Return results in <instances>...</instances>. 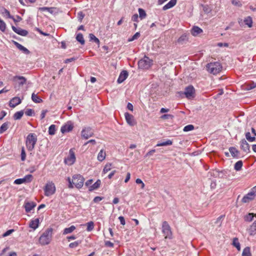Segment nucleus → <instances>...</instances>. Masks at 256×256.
<instances>
[{"label": "nucleus", "instance_id": "49", "mask_svg": "<svg viewBox=\"0 0 256 256\" xmlns=\"http://www.w3.org/2000/svg\"><path fill=\"white\" fill-rule=\"evenodd\" d=\"M52 9H53L52 8H48V7H41L38 8V10L40 11L44 12V11L46 10L51 14H52L53 12Z\"/></svg>", "mask_w": 256, "mask_h": 256}, {"label": "nucleus", "instance_id": "8", "mask_svg": "<svg viewBox=\"0 0 256 256\" xmlns=\"http://www.w3.org/2000/svg\"><path fill=\"white\" fill-rule=\"evenodd\" d=\"M94 134V130L90 126L84 127L81 132V136L82 138L88 140Z\"/></svg>", "mask_w": 256, "mask_h": 256}, {"label": "nucleus", "instance_id": "14", "mask_svg": "<svg viewBox=\"0 0 256 256\" xmlns=\"http://www.w3.org/2000/svg\"><path fill=\"white\" fill-rule=\"evenodd\" d=\"M256 194H254V192H250L248 194L245 195L242 198V202L244 203H247L250 202L254 199Z\"/></svg>", "mask_w": 256, "mask_h": 256}, {"label": "nucleus", "instance_id": "23", "mask_svg": "<svg viewBox=\"0 0 256 256\" xmlns=\"http://www.w3.org/2000/svg\"><path fill=\"white\" fill-rule=\"evenodd\" d=\"M36 206V204L33 202H27L25 203L24 208L26 212H29Z\"/></svg>", "mask_w": 256, "mask_h": 256}, {"label": "nucleus", "instance_id": "41", "mask_svg": "<svg viewBox=\"0 0 256 256\" xmlns=\"http://www.w3.org/2000/svg\"><path fill=\"white\" fill-rule=\"evenodd\" d=\"M138 12H139L140 18L141 20H142L146 17V12L144 11V10H143L142 8H138Z\"/></svg>", "mask_w": 256, "mask_h": 256}, {"label": "nucleus", "instance_id": "31", "mask_svg": "<svg viewBox=\"0 0 256 256\" xmlns=\"http://www.w3.org/2000/svg\"><path fill=\"white\" fill-rule=\"evenodd\" d=\"M76 40L78 42L82 45H84L85 44V40H84L83 35L81 33H78L76 34Z\"/></svg>", "mask_w": 256, "mask_h": 256}, {"label": "nucleus", "instance_id": "32", "mask_svg": "<svg viewBox=\"0 0 256 256\" xmlns=\"http://www.w3.org/2000/svg\"><path fill=\"white\" fill-rule=\"evenodd\" d=\"M232 244L234 246L236 247L238 251L240 250V244L238 242V238H233Z\"/></svg>", "mask_w": 256, "mask_h": 256}, {"label": "nucleus", "instance_id": "9", "mask_svg": "<svg viewBox=\"0 0 256 256\" xmlns=\"http://www.w3.org/2000/svg\"><path fill=\"white\" fill-rule=\"evenodd\" d=\"M184 94L187 98H192L194 97L195 89L192 86L190 85L184 88Z\"/></svg>", "mask_w": 256, "mask_h": 256}, {"label": "nucleus", "instance_id": "34", "mask_svg": "<svg viewBox=\"0 0 256 256\" xmlns=\"http://www.w3.org/2000/svg\"><path fill=\"white\" fill-rule=\"evenodd\" d=\"M172 144V142L170 140H168L165 142L158 143L156 145V146H171Z\"/></svg>", "mask_w": 256, "mask_h": 256}, {"label": "nucleus", "instance_id": "19", "mask_svg": "<svg viewBox=\"0 0 256 256\" xmlns=\"http://www.w3.org/2000/svg\"><path fill=\"white\" fill-rule=\"evenodd\" d=\"M22 100L19 97H14L10 102V106L14 108L20 104Z\"/></svg>", "mask_w": 256, "mask_h": 256}, {"label": "nucleus", "instance_id": "52", "mask_svg": "<svg viewBox=\"0 0 256 256\" xmlns=\"http://www.w3.org/2000/svg\"><path fill=\"white\" fill-rule=\"evenodd\" d=\"M140 36V33L139 32H136L131 38H129L128 42H132L134 40H137Z\"/></svg>", "mask_w": 256, "mask_h": 256}, {"label": "nucleus", "instance_id": "5", "mask_svg": "<svg viewBox=\"0 0 256 256\" xmlns=\"http://www.w3.org/2000/svg\"><path fill=\"white\" fill-rule=\"evenodd\" d=\"M44 190V195L46 196L52 195L56 190L55 185L52 182H48L46 184Z\"/></svg>", "mask_w": 256, "mask_h": 256}, {"label": "nucleus", "instance_id": "6", "mask_svg": "<svg viewBox=\"0 0 256 256\" xmlns=\"http://www.w3.org/2000/svg\"><path fill=\"white\" fill-rule=\"evenodd\" d=\"M162 232L165 238L171 239L172 238L171 228L166 221L162 222Z\"/></svg>", "mask_w": 256, "mask_h": 256}, {"label": "nucleus", "instance_id": "43", "mask_svg": "<svg viewBox=\"0 0 256 256\" xmlns=\"http://www.w3.org/2000/svg\"><path fill=\"white\" fill-rule=\"evenodd\" d=\"M89 38L90 41H94L97 44H100L99 40L92 34H89Z\"/></svg>", "mask_w": 256, "mask_h": 256}, {"label": "nucleus", "instance_id": "60", "mask_svg": "<svg viewBox=\"0 0 256 256\" xmlns=\"http://www.w3.org/2000/svg\"><path fill=\"white\" fill-rule=\"evenodd\" d=\"M104 198L103 197H101V196H96L94 200H93V202L95 203H98V202H100V201H101L102 199Z\"/></svg>", "mask_w": 256, "mask_h": 256}, {"label": "nucleus", "instance_id": "63", "mask_svg": "<svg viewBox=\"0 0 256 256\" xmlns=\"http://www.w3.org/2000/svg\"><path fill=\"white\" fill-rule=\"evenodd\" d=\"M172 115L169 114H164L161 116V118L162 119H168L170 118H172Z\"/></svg>", "mask_w": 256, "mask_h": 256}, {"label": "nucleus", "instance_id": "37", "mask_svg": "<svg viewBox=\"0 0 256 256\" xmlns=\"http://www.w3.org/2000/svg\"><path fill=\"white\" fill-rule=\"evenodd\" d=\"M246 25H247L249 28H251L252 25V18L250 16L246 18L244 20Z\"/></svg>", "mask_w": 256, "mask_h": 256}, {"label": "nucleus", "instance_id": "45", "mask_svg": "<svg viewBox=\"0 0 256 256\" xmlns=\"http://www.w3.org/2000/svg\"><path fill=\"white\" fill-rule=\"evenodd\" d=\"M246 140H248L250 142H252L255 141L256 140L255 136H251L250 132H247L246 133Z\"/></svg>", "mask_w": 256, "mask_h": 256}, {"label": "nucleus", "instance_id": "47", "mask_svg": "<svg viewBox=\"0 0 256 256\" xmlns=\"http://www.w3.org/2000/svg\"><path fill=\"white\" fill-rule=\"evenodd\" d=\"M81 243L80 240H77L73 242H71L69 244V247L70 248H73L77 247Z\"/></svg>", "mask_w": 256, "mask_h": 256}, {"label": "nucleus", "instance_id": "26", "mask_svg": "<svg viewBox=\"0 0 256 256\" xmlns=\"http://www.w3.org/2000/svg\"><path fill=\"white\" fill-rule=\"evenodd\" d=\"M248 232L250 236L256 234V220L252 224L248 229Z\"/></svg>", "mask_w": 256, "mask_h": 256}, {"label": "nucleus", "instance_id": "22", "mask_svg": "<svg viewBox=\"0 0 256 256\" xmlns=\"http://www.w3.org/2000/svg\"><path fill=\"white\" fill-rule=\"evenodd\" d=\"M40 224L39 218H36L34 220H32L29 224V226L33 228L34 230L38 227Z\"/></svg>", "mask_w": 256, "mask_h": 256}, {"label": "nucleus", "instance_id": "7", "mask_svg": "<svg viewBox=\"0 0 256 256\" xmlns=\"http://www.w3.org/2000/svg\"><path fill=\"white\" fill-rule=\"evenodd\" d=\"M84 178L80 174H75L72 176V183L78 188H80L84 185Z\"/></svg>", "mask_w": 256, "mask_h": 256}, {"label": "nucleus", "instance_id": "39", "mask_svg": "<svg viewBox=\"0 0 256 256\" xmlns=\"http://www.w3.org/2000/svg\"><path fill=\"white\" fill-rule=\"evenodd\" d=\"M242 256H252L250 247H246L242 251Z\"/></svg>", "mask_w": 256, "mask_h": 256}, {"label": "nucleus", "instance_id": "13", "mask_svg": "<svg viewBox=\"0 0 256 256\" xmlns=\"http://www.w3.org/2000/svg\"><path fill=\"white\" fill-rule=\"evenodd\" d=\"M74 128L71 122H68L61 127L60 131L62 134L71 131Z\"/></svg>", "mask_w": 256, "mask_h": 256}, {"label": "nucleus", "instance_id": "62", "mask_svg": "<svg viewBox=\"0 0 256 256\" xmlns=\"http://www.w3.org/2000/svg\"><path fill=\"white\" fill-rule=\"evenodd\" d=\"M104 244L105 246L108 247L113 248L114 246V244L110 241H106Z\"/></svg>", "mask_w": 256, "mask_h": 256}, {"label": "nucleus", "instance_id": "40", "mask_svg": "<svg viewBox=\"0 0 256 256\" xmlns=\"http://www.w3.org/2000/svg\"><path fill=\"white\" fill-rule=\"evenodd\" d=\"M242 165L243 162L242 160H239L234 164V168L236 170L239 171L242 169Z\"/></svg>", "mask_w": 256, "mask_h": 256}, {"label": "nucleus", "instance_id": "36", "mask_svg": "<svg viewBox=\"0 0 256 256\" xmlns=\"http://www.w3.org/2000/svg\"><path fill=\"white\" fill-rule=\"evenodd\" d=\"M76 227L74 226H72L69 228H65L63 230V234H67L72 233Z\"/></svg>", "mask_w": 256, "mask_h": 256}, {"label": "nucleus", "instance_id": "4", "mask_svg": "<svg viewBox=\"0 0 256 256\" xmlns=\"http://www.w3.org/2000/svg\"><path fill=\"white\" fill-rule=\"evenodd\" d=\"M152 64L153 60L145 56L138 61V65L140 68L148 70L152 66Z\"/></svg>", "mask_w": 256, "mask_h": 256}, {"label": "nucleus", "instance_id": "42", "mask_svg": "<svg viewBox=\"0 0 256 256\" xmlns=\"http://www.w3.org/2000/svg\"><path fill=\"white\" fill-rule=\"evenodd\" d=\"M188 40V38L186 34H184L178 39V42L180 44H183L184 42Z\"/></svg>", "mask_w": 256, "mask_h": 256}, {"label": "nucleus", "instance_id": "15", "mask_svg": "<svg viewBox=\"0 0 256 256\" xmlns=\"http://www.w3.org/2000/svg\"><path fill=\"white\" fill-rule=\"evenodd\" d=\"M13 81L18 83L20 86H22L26 82V79L23 76H16L13 78Z\"/></svg>", "mask_w": 256, "mask_h": 256}, {"label": "nucleus", "instance_id": "51", "mask_svg": "<svg viewBox=\"0 0 256 256\" xmlns=\"http://www.w3.org/2000/svg\"><path fill=\"white\" fill-rule=\"evenodd\" d=\"M6 28V23L0 18V30L2 32H4Z\"/></svg>", "mask_w": 256, "mask_h": 256}, {"label": "nucleus", "instance_id": "57", "mask_svg": "<svg viewBox=\"0 0 256 256\" xmlns=\"http://www.w3.org/2000/svg\"><path fill=\"white\" fill-rule=\"evenodd\" d=\"M202 6H203V10L206 13L208 14L211 12V10L208 6H207V5Z\"/></svg>", "mask_w": 256, "mask_h": 256}, {"label": "nucleus", "instance_id": "2", "mask_svg": "<svg viewBox=\"0 0 256 256\" xmlns=\"http://www.w3.org/2000/svg\"><path fill=\"white\" fill-rule=\"evenodd\" d=\"M37 137L36 134L30 133L28 135L26 140V148L28 151H32L37 142Z\"/></svg>", "mask_w": 256, "mask_h": 256}, {"label": "nucleus", "instance_id": "33", "mask_svg": "<svg viewBox=\"0 0 256 256\" xmlns=\"http://www.w3.org/2000/svg\"><path fill=\"white\" fill-rule=\"evenodd\" d=\"M254 216L256 217V214L249 213L244 217V220L246 222H250L253 220Z\"/></svg>", "mask_w": 256, "mask_h": 256}, {"label": "nucleus", "instance_id": "58", "mask_svg": "<svg viewBox=\"0 0 256 256\" xmlns=\"http://www.w3.org/2000/svg\"><path fill=\"white\" fill-rule=\"evenodd\" d=\"M26 154L24 148H23L22 150V152H21L22 160L24 161L26 160Z\"/></svg>", "mask_w": 256, "mask_h": 256}, {"label": "nucleus", "instance_id": "3", "mask_svg": "<svg viewBox=\"0 0 256 256\" xmlns=\"http://www.w3.org/2000/svg\"><path fill=\"white\" fill-rule=\"evenodd\" d=\"M207 70L210 74H216L222 69V66L220 62H216L208 64L206 66Z\"/></svg>", "mask_w": 256, "mask_h": 256}, {"label": "nucleus", "instance_id": "46", "mask_svg": "<svg viewBox=\"0 0 256 256\" xmlns=\"http://www.w3.org/2000/svg\"><path fill=\"white\" fill-rule=\"evenodd\" d=\"M111 166H112V164H110V163H108V164H106L104 169H103V170H102V173L103 174H106L108 172H109L110 170H111Z\"/></svg>", "mask_w": 256, "mask_h": 256}, {"label": "nucleus", "instance_id": "10", "mask_svg": "<svg viewBox=\"0 0 256 256\" xmlns=\"http://www.w3.org/2000/svg\"><path fill=\"white\" fill-rule=\"evenodd\" d=\"M65 162L69 165L72 164L76 161L75 154L72 150L70 149L69 151V156L64 160Z\"/></svg>", "mask_w": 256, "mask_h": 256}, {"label": "nucleus", "instance_id": "25", "mask_svg": "<svg viewBox=\"0 0 256 256\" xmlns=\"http://www.w3.org/2000/svg\"><path fill=\"white\" fill-rule=\"evenodd\" d=\"M229 151L233 158H238L240 152L237 150L236 148L232 146L230 147L229 148Z\"/></svg>", "mask_w": 256, "mask_h": 256}, {"label": "nucleus", "instance_id": "16", "mask_svg": "<svg viewBox=\"0 0 256 256\" xmlns=\"http://www.w3.org/2000/svg\"><path fill=\"white\" fill-rule=\"evenodd\" d=\"M240 148L246 153L250 152V145L244 139L240 141Z\"/></svg>", "mask_w": 256, "mask_h": 256}, {"label": "nucleus", "instance_id": "59", "mask_svg": "<svg viewBox=\"0 0 256 256\" xmlns=\"http://www.w3.org/2000/svg\"><path fill=\"white\" fill-rule=\"evenodd\" d=\"M136 182L137 184H141V188H144V184L140 178H137L136 180Z\"/></svg>", "mask_w": 256, "mask_h": 256}, {"label": "nucleus", "instance_id": "11", "mask_svg": "<svg viewBox=\"0 0 256 256\" xmlns=\"http://www.w3.org/2000/svg\"><path fill=\"white\" fill-rule=\"evenodd\" d=\"M32 174L26 175L22 178L16 179L14 181V184H20L25 183V182H30L32 181Z\"/></svg>", "mask_w": 256, "mask_h": 256}, {"label": "nucleus", "instance_id": "48", "mask_svg": "<svg viewBox=\"0 0 256 256\" xmlns=\"http://www.w3.org/2000/svg\"><path fill=\"white\" fill-rule=\"evenodd\" d=\"M94 228V224L92 222H90L87 223L86 230L88 232L92 231Z\"/></svg>", "mask_w": 256, "mask_h": 256}, {"label": "nucleus", "instance_id": "21", "mask_svg": "<svg viewBox=\"0 0 256 256\" xmlns=\"http://www.w3.org/2000/svg\"><path fill=\"white\" fill-rule=\"evenodd\" d=\"M177 0H170L168 4L162 8V10H166L174 7L176 4Z\"/></svg>", "mask_w": 256, "mask_h": 256}, {"label": "nucleus", "instance_id": "30", "mask_svg": "<svg viewBox=\"0 0 256 256\" xmlns=\"http://www.w3.org/2000/svg\"><path fill=\"white\" fill-rule=\"evenodd\" d=\"M106 156V152L104 151L103 150H101L98 155L97 158L98 160H99L100 162H102L105 159Z\"/></svg>", "mask_w": 256, "mask_h": 256}, {"label": "nucleus", "instance_id": "27", "mask_svg": "<svg viewBox=\"0 0 256 256\" xmlns=\"http://www.w3.org/2000/svg\"><path fill=\"white\" fill-rule=\"evenodd\" d=\"M32 100L35 103H40L42 102L41 98L34 92H33L32 94Z\"/></svg>", "mask_w": 256, "mask_h": 256}, {"label": "nucleus", "instance_id": "64", "mask_svg": "<svg viewBox=\"0 0 256 256\" xmlns=\"http://www.w3.org/2000/svg\"><path fill=\"white\" fill-rule=\"evenodd\" d=\"M13 232H14V230H7L6 232H4L2 236L4 237L10 235Z\"/></svg>", "mask_w": 256, "mask_h": 256}, {"label": "nucleus", "instance_id": "28", "mask_svg": "<svg viewBox=\"0 0 256 256\" xmlns=\"http://www.w3.org/2000/svg\"><path fill=\"white\" fill-rule=\"evenodd\" d=\"M100 184H101L100 180H97L96 182L94 184L90 186L89 187V190L92 191L94 190H96L97 188H98L100 187Z\"/></svg>", "mask_w": 256, "mask_h": 256}, {"label": "nucleus", "instance_id": "24", "mask_svg": "<svg viewBox=\"0 0 256 256\" xmlns=\"http://www.w3.org/2000/svg\"><path fill=\"white\" fill-rule=\"evenodd\" d=\"M202 32V30L197 26H193L191 30L192 34L194 36H196Z\"/></svg>", "mask_w": 256, "mask_h": 256}, {"label": "nucleus", "instance_id": "1", "mask_svg": "<svg viewBox=\"0 0 256 256\" xmlns=\"http://www.w3.org/2000/svg\"><path fill=\"white\" fill-rule=\"evenodd\" d=\"M52 229L47 228L39 238V242L42 246L49 244L52 240Z\"/></svg>", "mask_w": 256, "mask_h": 256}, {"label": "nucleus", "instance_id": "18", "mask_svg": "<svg viewBox=\"0 0 256 256\" xmlns=\"http://www.w3.org/2000/svg\"><path fill=\"white\" fill-rule=\"evenodd\" d=\"M128 76V72L126 70H122L120 73L117 80L118 84L122 83Z\"/></svg>", "mask_w": 256, "mask_h": 256}, {"label": "nucleus", "instance_id": "54", "mask_svg": "<svg viewBox=\"0 0 256 256\" xmlns=\"http://www.w3.org/2000/svg\"><path fill=\"white\" fill-rule=\"evenodd\" d=\"M224 216L222 215L220 216L216 220L215 223L218 224V226H220L222 220H223L224 218Z\"/></svg>", "mask_w": 256, "mask_h": 256}, {"label": "nucleus", "instance_id": "20", "mask_svg": "<svg viewBox=\"0 0 256 256\" xmlns=\"http://www.w3.org/2000/svg\"><path fill=\"white\" fill-rule=\"evenodd\" d=\"M14 44L18 50L22 52L24 54H28L30 53V52L26 48L24 47L18 42H14Z\"/></svg>", "mask_w": 256, "mask_h": 256}, {"label": "nucleus", "instance_id": "55", "mask_svg": "<svg viewBox=\"0 0 256 256\" xmlns=\"http://www.w3.org/2000/svg\"><path fill=\"white\" fill-rule=\"evenodd\" d=\"M256 87V84H255L254 82H250V84H248L246 86V88L248 90H252Z\"/></svg>", "mask_w": 256, "mask_h": 256}, {"label": "nucleus", "instance_id": "61", "mask_svg": "<svg viewBox=\"0 0 256 256\" xmlns=\"http://www.w3.org/2000/svg\"><path fill=\"white\" fill-rule=\"evenodd\" d=\"M68 181L69 183L68 186V188H74V184L72 183V180H71L70 178L68 177Z\"/></svg>", "mask_w": 256, "mask_h": 256}, {"label": "nucleus", "instance_id": "38", "mask_svg": "<svg viewBox=\"0 0 256 256\" xmlns=\"http://www.w3.org/2000/svg\"><path fill=\"white\" fill-rule=\"evenodd\" d=\"M23 114H24L23 110H20V111L17 112L14 114V115L13 116L14 119V120H20L22 118V116Z\"/></svg>", "mask_w": 256, "mask_h": 256}, {"label": "nucleus", "instance_id": "50", "mask_svg": "<svg viewBox=\"0 0 256 256\" xmlns=\"http://www.w3.org/2000/svg\"><path fill=\"white\" fill-rule=\"evenodd\" d=\"M194 129V126L192 124H188L185 126L183 129L184 132H187L192 130Z\"/></svg>", "mask_w": 256, "mask_h": 256}, {"label": "nucleus", "instance_id": "12", "mask_svg": "<svg viewBox=\"0 0 256 256\" xmlns=\"http://www.w3.org/2000/svg\"><path fill=\"white\" fill-rule=\"evenodd\" d=\"M124 116L127 123L130 126H134L136 124L134 116L128 112L124 114Z\"/></svg>", "mask_w": 256, "mask_h": 256}, {"label": "nucleus", "instance_id": "17", "mask_svg": "<svg viewBox=\"0 0 256 256\" xmlns=\"http://www.w3.org/2000/svg\"><path fill=\"white\" fill-rule=\"evenodd\" d=\"M12 30L18 34L22 36H26L28 34V32L25 30H23L20 28H16L14 26H12Z\"/></svg>", "mask_w": 256, "mask_h": 256}, {"label": "nucleus", "instance_id": "35", "mask_svg": "<svg viewBox=\"0 0 256 256\" xmlns=\"http://www.w3.org/2000/svg\"><path fill=\"white\" fill-rule=\"evenodd\" d=\"M9 124L10 122H8L4 123L0 127V134H2L6 131L8 128Z\"/></svg>", "mask_w": 256, "mask_h": 256}, {"label": "nucleus", "instance_id": "53", "mask_svg": "<svg viewBox=\"0 0 256 256\" xmlns=\"http://www.w3.org/2000/svg\"><path fill=\"white\" fill-rule=\"evenodd\" d=\"M34 112L32 109L28 108L25 111V114L28 116H32L34 114Z\"/></svg>", "mask_w": 256, "mask_h": 256}, {"label": "nucleus", "instance_id": "29", "mask_svg": "<svg viewBox=\"0 0 256 256\" xmlns=\"http://www.w3.org/2000/svg\"><path fill=\"white\" fill-rule=\"evenodd\" d=\"M0 11L4 16H5L7 18H13V16L10 15V12L6 8H2Z\"/></svg>", "mask_w": 256, "mask_h": 256}, {"label": "nucleus", "instance_id": "56", "mask_svg": "<svg viewBox=\"0 0 256 256\" xmlns=\"http://www.w3.org/2000/svg\"><path fill=\"white\" fill-rule=\"evenodd\" d=\"M84 17V14L82 12H80L78 13V18L80 22H82V19Z\"/></svg>", "mask_w": 256, "mask_h": 256}, {"label": "nucleus", "instance_id": "44", "mask_svg": "<svg viewBox=\"0 0 256 256\" xmlns=\"http://www.w3.org/2000/svg\"><path fill=\"white\" fill-rule=\"evenodd\" d=\"M56 132V126L52 124L48 128V134L50 135H54Z\"/></svg>", "mask_w": 256, "mask_h": 256}]
</instances>
